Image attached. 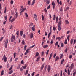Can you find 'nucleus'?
Masks as SVG:
<instances>
[{"mask_svg": "<svg viewBox=\"0 0 76 76\" xmlns=\"http://www.w3.org/2000/svg\"><path fill=\"white\" fill-rule=\"evenodd\" d=\"M6 7H5V10L4 11V13H6Z\"/></svg>", "mask_w": 76, "mask_h": 76, "instance_id": "obj_57", "label": "nucleus"}, {"mask_svg": "<svg viewBox=\"0 0 76 76\" xmlns=\"http://www.w3.org/2000/svg\"><path fill=\"white\" fill-rule=\"evenodd\" d=\"M30 50V49H28L26 50V53H29V50Z\"/></svg>", "mask_w": 76, "mask_h": 76, "instance_id": "obj_35", "label": "nucleus"}, {"mask_svg": "<svg viewBox=\"0 0 76 76\" xmlns=\"http://www.w3.org/2000/svg\"><path fill=\"white\" fill-rule=\"evenodd\" d=\"M23 37L24 38H25V34H23Z\"/></svg>", "mask_w": 76, "mask_h": 76, "instance_id": "obj_63", "label": "nucleus"}, {"mask_svg": "<svg viewBox=\"0 0 76 76\" xmlns=\"http://www.w3.org/2000/svg\"><path fill=\"white\" fill-rule=\"evenodd\" d=\"M59 10H60V12H62L63 11V9H62V7H61L59 9Z\"/></svg>", "mask_w": 76, "mask_h": 76, "instance_id": "obj_43", "label": "nucleus"}, {"mask_svg": "<svg viewBox=\"0 0 76 76\" xmlns=\"http://www.w3.org/2000/svg\"><path fill=\"white\" fill-rule=\"evenodd\" d=\"M61 38H60V37H57L56 38V39H60V40L61 39Z\"/></svg>", "mask_w": 76, "mask_h": 76, "instance_id": "obj_49", "label": "nucleus"}, {"mask_svg": "<svg viewBox=\"0 0 76 76\" xmlns=\"http://www.w3.org/2000/svg\"><path fill=\"white\" fill-rule=\"evenodd\" d=\"M32 25H33V23H31V24H30L29 26L30 27H32Z\"/></svg>", "mask_w": 76, "mask_h": 76, "instance_id": "obj_45", "label": "nucleus"}, {"mask_svg": "<svg viewBox=\"0 0 76 76\" xmlns=\"http://www.w3.org/2000/svg\"><path fill=\"white\" fill-rule=\"evenodd\" d=\"M48 45H45L43 46V48L45 49L46 48H48Z\"/></svg>", "mask_w": 76, "mask_h": 76, "instance_id": "obj_17", "label": "nucleus"}, {"mask_svg": "<svg viewBox=\"0 0 76 76\" xmlns=\"http://www.w3.org/2000/svg\"><path fill=\"white\" fill-rule=\"evenodd\" d=\"M76 70H75L74 72L73 73V76H76Z\"/></svg>", "mask_w": 76, "mask_h": 76, "instance_id": "obj_30", "label": "nucleus"}, {"mask_svg": "<svg viewBox=\"0 0 76 76\" xmlns=\"http://www.w3.org/2000/svg\"><path fill=\"white\" fill-rule=\"evenodd\" d=\"M62 57H63V54H61L60 56V59H61V58H62Z\"/></svg>", "mask_w": 76, "mask_h": 76, "instance_id": "obj_53", "label": "nucleus"}, {"mask_svg": "<svg viewBox=\"0 0 76 76\" xmlns=\"http://www.w3.org/2000/svg\"><path fill=\"white\" fill-rule=\"evenodd\" d=\"M28 4L29 5H31V2H30V1H28Z\"/></svg>", "mask_w": 76, "mask_h": 76, "instance_id": "obj_51", "label": "nucleus"}, {"mask_svg": "<svg viewBox=\"0 0 76 76\" xmlns=\"http://www.w3.org/2000/svg\"><path fill=\"white\" fill-rule=\"evenodd\" d=\"M33 35H34V34H33V33H31L30 34L31 38H33Z\"/></svg>", "mask_w": 76, "mask_h": 76, "instance_id": "obj_13", "label": "nucleus"}, {"mask_svg": "<svg viewBox=\"0 0 76 76\" xmlns=\"http://www.w3.org/2000/svg\"><path fill=\"white\" fill-rule=\"evenodd\" d=\"M59 57L58 56H56L55 58V61H56L57 60H59Z\"/></svg>", "mask_w": 76, "mask_h": 76, "instance_id": "obj_11", "label": "nucleus"}, {"mask_svg": "<svg viewBox=\"0 0 76 76\" xmlns=\"http://www.w3.org/2000/svg\"><path fill=\"white\" fill-rule=\"evenodd\" d=\"M32 29L33 31H35V28H34V27H32Z\"/></svg>", "mask_w": 76, "mask_h": 76, "instance_id": "obj_41", "label": "nucleus"}, {"mask_svg": "<svg viewBox=\"0 0 76 76\" xmlns=\"http://www.w3.org/2000/svg\"><path fill=\"white\" fill-rule=\"evenodd\" d=\"M15 18H13V19H12L11 20H10V22L11 23H12L13 22H14L15 21Z\"/></svg>", "mask_w": 76, "mask_h": 76, "instance_id": "obj_18", "label": "nucleus"}, {"mask_svg": "<svg viewBox=\"0 0 76 76\" xmlns=\"http://www.w3.org/2000/svg\"><path fill=\"white\" fill-rule=\"evenodd\" d=\"M69 58H70V59L72 58V55H70L69 56Z\"/></svg>", "mask_w": 76, "mask_h": 76, "instance_id": "obj_59", "label": "nucleus"}, {"mask_svg": "<svg viewBox=\"0 0 76 76\" xmlns=\"http://www.w3.org/2000/svg\"><path fill=\"white\" fill-rule=\"evenodd\" d=\"M21 9L20 10V11H21H21V12H24V11H25V10H26V8H23V7L22 6H21Z\"/></svg>", "mask_w": 76, "mask_h": 76, "instance_id": "obj_4", "label": "nucleus"}, {"mask_svg": "<svg viewBox=\"0 0 76 76\" xmlns=\"http://www.w3.org/2000/svg\"><path fill=\"white\" fill-rule=\"evenodd\" d=\"M28 65L26 64H25V66H22V67L24 69H26V68L27 67Z\"/></svg>", "mask_w": 76, "mask_h": 76, "instance_id": "obj_10", "label": "nucleus"}, {"mask_svg": "<svg viewBox=\"0 0 76 76\" xmlns=\"http://www.w3.org/2000/svg\"><path fill=\"white\" fill-rule=\"evenodd\" d=\"M12 68H13V65H11V66L10 68L9 69V71L11 70L12 69Z\"/></svg>", "mask_w": 76, "mask_h": 76, "instance_id": "obj_31", "label": "nucleus"}, {"mask_svg": "<svg viewBox=\"0 0 76 76\" xmlns=\"http://www.w3.org/2000/svg\"><path fill=\"white\" fill-rule=\"evenodd\" d=\"M52 56H53V53H51L50 54V57L49 58V60H51V57H52Z\"/></svg>", "mask_w": 76, "mask_h": 76, "instance_id": "obj_15", "label": "nucleus"}, {"mask_svg": "<svg viewBox=\"0 0 76 76\" xmlns=\"http://www.w3.org/2000/svg\"><path fill=\"white\" fill-rule=\"evenodd\" d=\"M18 12H17L15 14V19H16L18 18Z\"/></svg>", "mask_w": 76, "mask_h": 76, "instance_id": "obj_27", "label": "nucleus"}, {"mask_svg": "<svg viewBox=\"0 0 76 76\" xmlns=\"http://www.w3.org/2000/svg\"><path fill=\"white\" fill-rule=\"evenodd\" d=\"M44 64L42 65L41 68V70H43V69H44Z\"/></svg>", "mask_w": 76, "mask_h": 76, "instance_id": "obj_24", "label": "nucleus"}, {"mask_svg": "<svg viewBox=\"0 0 76 76\" xmlns=\"http://www.w3.org/2000/svg\"><path fill=\"white\" fill-rule=\"evenodd\" d=\"M73 42V39H71V44H72Z\"/></svg>", "mask_w": 76, "mask_h": 76, "instance_id": "obj_62", "label": "nucleus"}, {"mask_svg": "<svg viewBox=\"0 0 76 76\" xmlns=\"http://www.w3.org/2000/svg\"><path fill=\"white\" fill-rule=\"evenodd\" d=\"M52 5H53V9L56 8V6L55 5V3H54V1H53V2L52 3Z\"/></svg>", "mask_w": 76, "mask_h": 76, "instance_id": "obj_8", "label": "nucleus"}, {"mask_svg": "<svg viewBox=\"0 0 76 76\" xmlns=\"http://www.w3.org/2000/svg\"><path fill=\"white\" fill-rule=\"evenodd\" d=\"M15 40V36L13 34L12 35L11 37V41L12 42H13Z\"/></svg>", "mask_w": 76, "mask_h": 76, "instance_id": "obj_2", "label": "nucleus"}, {"mask_svg": "<svg viewBox=\"0 0 76 76\" xmlns=\"http://www.w3.org/2000/svg\"><path fill=\"white\" fill-rule=\"evenodd\" d=\"M74 63H72L70 66V69L71 70H72V69H74Z\"/></svg>", "mask_w": 76, "mask_h": 76, "instance_id": "obj_5", "label": "nucleus"}, {"mask_svg": "<svg viewBox=\"0 0 76 76\" xmlns=\"http://www.w3.org/2000/svg\"><path fill=\"white\" fill-rule=\"evenodd\" d=\"M61 47H63L64 46V45L63 44V43H61Z\"/></svg>", "mask_w": 76, "mask_h": 76, "instance_id": "obj_46", "label": "nucleus"}, {"mask_svg": "<svg viewBox=\"0 0 76 76\" xmlns=\"http://www.w3.org/2000/svg\"><path fill=\"white\" fill-rule=\"evenodd\" d=\"M25 15L26 17H28V14H27L26 13H25Z\"/></svg>", "mask_w": 76, "mask_h": 76, "instance_id": "obj_52", "label": "nucleus"}, {"mask_svg": "<svg viewBox=\"0 0 76 76\" xmlns=\"http://www.w3.org/2000/svg\"><path fill=\"white\" fill-rule=\"evenodd\" d=\"M48 52H49V50L48 49L47 50V51L46 52V55H47H47H48Z\"/></svg>", "mask_w": 76, "mask_h": 76, "instance_id": "obj_40", "label": "nucleus"}, {"mask_svg": "<svg viewBox=\"0 0 76 76\" xmlns=\"http://www.w3.org/2000/svg\"><path fill=\"white\" fill-rule=\"evenodd\" d=\"M46 3L49 4L50 3V1H47L46 2Z\"/></svg>", "mask_w": 76, "mask_h": 76, "instance_id": "obj_55", "label": "nucleus"}, {"mask_svg": "<svg viewBox=\"0 0 76 76\" xmlns=\"http://www.w3.org/2000/svg\"><path fill=\"white\" fill-rule=\"evenodd\" d=\"M22 44L23 45H24L25 44V40H23L22 41Z\"/></svg>", "mask_w": 76, "mask_h": 76, "instance_id": "obj_29", "label": "nucleus"}, {"mask_svg": "<svg viewBox=\"0 0 76 76\" xmlns=\"http://www.w3.org/2000/svg\"><path fill=\"white\" fill-rule=\"evenodd\" d=\"M65 22L66 24H69V21H68V20H65Z\"/></svg>", "mask_w": 76, "mask_h": 76, "instance_id": "obj_22", "label": "nucleus"}, {"mask_svg": "<svg viewBox=\"0 0 76 76\" xmlns=\"http://www.w3.org/2000/svg\"><path fill=\"white\" fill-rule=\"evenodd\" d=\"M50 8V5H49L48 7H47V10H48Z\"/></svg>", "mask_w": 76, "mask_h": 76, "instance_id": "obj_50", "label": "nucleus"}, {"mask_svg": "<svg viewBox=\"0 0 76 76\" xmlns=\"http://www.w3.org/2000/svg\"><path fill=\"white\" fill-rule=\"evenodd\" d=\"M58 17H57L56 20V23H57V21H58Z\"/></svg>", "mask_w": 76, "mask_h": 76, "instance_id": "obj_48", "label": "nucleus"}, {"mask_svg": "<svg viewBox=\"0 0 76 76\" xmlns=\"http://www.w3.org/2000/svg\"><path fill=\"white\" fill-rule=\"evenodd\" d=\"M69 37H70V36L69 35H68V36L67 37V39L68 41H69Z\"/></svg>", "mask_w": 76, "mask_h": 76, "instance_id": "obj_39", "label": "nucleus"}, {"mask_svg": "<svg viewBox=\"0 0 76 76\" xmlns=\"http://www.w3.org/2000/svg\"><path fill=\"white\" fill-rule=\"evenodd\" d=\"M19 31H17L16 32V35H19Z\"/></svg>", "mask_w": 76, "mask_h": 76, "instance_id": "obj_44", "label": "nucleus"}, {"mask_svg": "<svg viewBox=\"0 0 76 76\" xmlns=\"http://www.w3.org/2000/svg\"><path fill=\"white\" fill-rule=\"evenodd\" d=\"M2 8V7H1V3H0V9H1Z\"/></svg>", "mask_w": 76, "mask_h": 76, "instance_id": "obj_56", "label": "nucleus"}, {"mask_svg": "<svg viewBox=\"0 0 76 76\" xmlns=\"http://www.w3.org/2000/svg\"><path fill=\"white\" fill-rule=\"evenodd\" d=\"M64 61V59H62L61 62V64H63V63Z\"/></svg>", "mask_w": 76, "mask_h": 76, "instance_id": "obj_19", "label": "nucleus"}, {"mask_svg": "<svg viewBox=\"0 0 76 76\" xmlns=\"http://www.w3.org/2000/svg\"><path fill=\"white\" fill-rule=\"evenodd\" d=\"M67 48H66V49L65 50V53H67Z\"/></svg>", "mask_w": 76, "mask_h": 76, "instance_id": "obj_60", "label": "nucleus"}, {"mask_svg": "<svg viewBox=\"0 0 76 76\" xmlns=\"http://www.w3.org/2000/svg\"><path fill=\"white\" fill-rule=\"evenodd\" d=\"M60 76H62V71H61Z\"/></svg>", "mask_w": 76, "mask_h": 76, "instance_id": "obj_64", "label": "nucleus"}, {"mask_svg": "<svg viewBox=\"0 0 76 76\" xmlns=\"http://www.w3.org/2000/svg\"><path fill=\"white\" fill-rule=\"evenodd\" d=\"M4 38V37H1L0 39V42L1 41H2V40L3 39V38Z\"/></svg>", "mask_w": 76, "mask_h": 76, "instance_id": "obj_38", "label": "nucleus"}, {"mask_svg": "<svg viewBox=\"0 0 76 76\" xmlns=\"http://www.w3.org/2000/svg\"><path fill=\"white\" fill-rule=\"evenodd\" d=\"M51 70V66H50V65H48V66L47 70L48 72H49Z\"/></svg>", "mask_w": 76, "mask_h": 76, "instance_id": "obj_7", "label": "nucleus"}, {"mask_svg": "<svg viewBox=\"0 0 76 76\" xmlns=\"http://www.w3.org/2000/svg\"><path fill=\"white\" fill-rule=\"evenodd\" d=\"M9 42V40L7 39L4 41V47L5 48H6L7 47V44Z\"/></svg>", "mask_w": 76, "mask_h": 76, "instance_id": "obj_1", "label": "nucleus"}, {"mask_svg": "<svg viewBox=\"0 0 76 76\" xmlns=\"http://www.w3.org/2000/svg\"><path fill=\"white\" fill-rule=\"evenodd\" d=\"M39 59H40V57L39 56L38 58L36 60V61H37V62H38V61L39 60Z\"/></svg>", "mask_w": 76, "mask_h": 76, "instance_id": "obj_28", "label": "nucleus"}, {"mask_svg": "<svg viewBox=\"0 0 76 76\" xmlns=\"http://www.w3.org/2000/svg\"><path fill=\"white\" fill-rule=\"evenodd\" d=\"M35 3V0H33L32 3V5H34Z\"/></svg>", "mask_w": 76, "mask_h": 76, "instance_id": "obj_21", "label": "nucleus"}, {"mask_svg": "<svg viewBox=\"0 0 76 76\" xmlns=\"http://www.w3.org/2000/svg\"><path fill=\"white\" fill-rule=\"evenodd\" d=\"M13 72V70H12L8 73V74H9V75L12 74V73Z\"/></svg>", "mask_w": 76, "mask_h": 76, "instance_id": "obj_14", "label": "nucleus"}, {"mask_svg": "<svg viewBox=\"0 0 76 76\" xmlns=\"http://www.w3.org/2000/svg\"><path fill=\"white\" fill-rule=\"evenodd\" d=\"M62 22V21L61 20H60L58 23V26H61V23Z\"/></svg>", "mask_w": 76, "mask_h": 76, "instance_id": "obj_16", "label": "nucleus"}, {"mask_svg": "<svg viewBox=\"0 0 76 76\" xmlns=\"http://www.w3.org/2000/svg\"><path fill=\"white\" fill-rule=\"evenodd\" d=\"M4 60V62H6V61H7V58L6 57V56H5V55H4V56L3 57L2 59V60Z\"/></svg>", "mask_w": 76, "mask_h": 76, "instance_id": "obj_3", "label": "nucleus"}, {"mask_svg": "<svg viewBox=\"0 0 76 76\" xmlns=\"http://www.w3.org/2000/svg\"><path fill=\"white\" fill-rule=\"evenodd\" d=\"M57 2L58 3V5H62V3H61V1H60V2H59V0H57Z\"/></svg>", "mask_w": 76, "mask_h": 76, "instance_id": "obj_6", "label": "nucleus"}, {"mask_svg": "<svg viewBox=\"0 0 76 76\" xmlns=\"http://www.w3.org/2000/svg\"><path fill=\"white\" fill-rule=\"evenodd\" d=\"M51 32H50L48 34V38H49L50 37V36L51 35Z\"/></svg>", "mask_w": 76, "mask_h": 76, "instance_id": "obj_37", "label": "nucleus"}, {"mask_svg": "<svg viewBox=\"0 0 76 76\" xmlns=\"http://www.w3.org/2000/svg\"><path fill=\"white\" fill-rule=\"evenodd\" d=\"M67 39H66L65 40L64 44H67Z\"/></svg>", "mask_w": 76, "mask_h": 76, "instance_id": "obj_36", "label": "nucleus"}, {"mask_svg": "<svg viewBox=\"0 0 76 76\" xmlns=\"http://www.w3.org/2000/svg\"><path fill=\"white\" fill-rule=\"evenodd\" d=\"M58 30L59 31H60L61 30V26H58Z\"/></svg>", "mask_w": 76, "mask_h": 76, "instance_id": "obj_33", "label": "nucleus"}, {"mask_svg": "<svg viewBox=\"0 0 76 76\" xmlns=\"http://www.w3.org/2000/svg\"><path fill=\"white\" fill-rule=\"evenodd\" d=\"M15 57H16V53H15L14 54V58H15Z\"/></svg>", "mask_w": 76, "mask_h": 76, "instance_id": "obj_58", "label": "nucleus"}, {"mask_svg": "<svg viewBox=\"0 0 76 76\" xmlns=\"http://www.w3.org/2000/svg\"><path fill=\"white\" fill-rule=\"evenodd\" d=\"M42 19L43 20H44V17L43 16V15H42Z\"/></svg>", "mask_w": 76, "mask_h": 76, "instance_id": "obj_47", "label": "nucleus"}, {"mask_svg": "<svg viewBox=\"0 0 76 76\" xmlns=\"http://www.w3.org/2000/svg\"><path fill=\"white\" fill-rule=\"evenodd\" d=\"M4 75V70H2L1 72V76H2V75Z\"/></svg>", "mask_w": 76, "mask_h": 76, "instance_id": "obj_20", "label": "nucleus"}, {"mask_svg": "<svg viewBox=\"0 0 76 76\" xmlns=\"http://www.w3.org/2000/svg\"><path fill=\"white\" fill-rule=\"evenodd\" d=\"M35 45H33L30 48H34V47H35Z\"/></svg>", "mask_w": 76, "mask_h": 76, "instance_id": "obj_54", "label": "nucleus"}, {"mask_svg": "<svg viewBox=\"0 0 76 76\" xmlns=\"http://www.w3.org/2000/svg\"><path fill=\"white\" fill-rule=\"evenodd\" d=\"M34 18L36 20H38V18H37V16L36 14H34Z\"/></svg>", "mask_w": 76, "mask_h": 76, "instance_id": "obj_9", "label": "nucleus"}, {"mask_svg": "<svg viewBox=\"0 0 76 76\" xmlns=\"http://www.w3.org/2000/svg\"><path fill=\"white\" fill-rule=\"evenodd\" d=\"M69 7H66L65 10V11H66L67 10H69Z\"/></svg>", "mask_w": 76, "mask_h": 76, "instance_id": "obj_32", "label": "nucleus"}, {"mask_svg": "<svg viewBox=\"0 0 76 76\" xmlns=\"http://www.w3.org/2000/svg\"><path fill=\"white\" fill-rule=\"evenodd\" d=\"M53 19L54 20H56V15H54L53 17Z\"/></svg>", "mask_w": 76, "mask_h": 76, "instance_id": "obj_25", "label": "nucleus"}, {"mask_svg": "<svg viewBox=\"0 0 76 76\" xmlns=\"http://www.w3.org/2000/svg\"><path fill=\"white\" fill-rule=\"evenodd\" d=\"M28 73H29V71H28V70H27L26 72V73H25V75H27V74H28Z\"/></svg>", "mask_w": 76, "mask_h": 76, "instance_id": "obj_26", "label": "nucleus"}, {"mask_svg": "<svg viewBox=\"0 0 76 76\" xmlns=\"http://www.w3.org/2000/svg\"><path fill=\"white\" fill-rule=\"evenodd\" d=\"M70 70L69 69H68V75H70Z\"/></svg>", "mask_w": 76, "mask_h": 76, "instance_id": "obj_23", "label": "nucleus"}, {"mask_svg": "<svg viewBox=\"0 0 76 76\" xmlns=\"http://www.w3.org/2000/svg\"><path fill=\"white\" fill-rule=\"evenodd\" d=\"M20 71L21 72H22V71H23V68H21L20 69Z\"/></svg>", "mask_w": 76, "mask_h": 76, "instance_id": "obj_61", "label": "nucleus"}, {"mask_svg": "<svg viewBox=\"0 0 76 76\" xmlns=\"http://www.w3.org/2000/svg\"><path fill=\"white\" fill-rule=\"evenodd\" d=\"M38 56H39V53H38V52H36L35 57H38Z\"/></svg>", "mask_w": 76, "mask_h": 76, "instance_id": "obj_12", "label": "nucleus"}, {"mask_svg": "<svg viewBox=\"0 0 76 76\" xmlns=\"http://www.w3.org/2000/svg\"><path fill=\"white\" fill-rule=\"evenodd\" d=\"M23 31H20V35L21 36H22V35H23Z\"/></svg>", "mask_w": 76, "mask_h": 76, "instance_id": "obj_34", "label": "nucleus"}, {"mask_svg": "<svg viewBox=\"0 0 76 76\" xmlns=\"http://www.w3.org/2000/svg\"><path fill=\"white\" fill-rule=\"evenodd\" d=\"M21 63L22 64H24V61H23V60H22L21 62Z\"/></svg>", "mask_w": 76, "mask_h": 76, "instance_id": "obj_42", "label": "nucleus"}]
</instances>
